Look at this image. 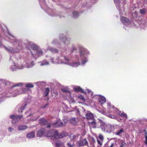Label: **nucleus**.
<instances>
[{
    "mask_svg": "<svg viewBox=\"0 0 147 147\" xmlns=\"http://www.w3.org/2000/svg\"><path fill=\"white\" fill-rule=\"evenodd\" d=\"M34 62L31 60L30 57H26L21 60L20 63L18 64L17 66L12 65L10 68L11 71H14L17 69H22L24 67L29 68L32 67L34 65Z\"/></svg>",
    "mask_w": 147,
    "mask_h": 147,
    "instance_id": "f257e3e1",
    "label": "nucleus"
},
{
    "mask_svg": "<svg viewBox=\"0 0 147 147\" xmlns=\"http://www.w3.org/2000/svg\"><path fill=\"white\" fill-rule=\"evenodd\" d=\"M63 58L65 61V62L64 61H63L61 59H59L58 58H56L54 60L53 58H51V59L52 62L53 63L55 64L64 63L73 67H77L80 65V63L73 62L71 60H69L64 55L63 56Z\"/></svg>",
    "mask_w": 147,
    "mask_h": 147,
    "instance_id": "f03ea898",
    "label": "nucleus"
},
{
    "mask_svg": "<svg viewBox=\"0 0 147 147\" xmlns=\"http://www.w3.org/2000/svg\"><path fill=\"white\" fill-rule=\"evenodd\" d=\"M46 136L48 137H51L53 139H55L62 138L65 136V135L64 133L59 134L58 131L53 130L48 131Z\"/></svg>",
    "mask_w": 147,
    "mask_h": 147,
    "instance_id": "7ed1b4c3",
    "label": "nucleus"
},
{
    "mask_svg": "<svg viewBox=\"0 0 147 147\" xmlns=\"http://www.w3.org/2000/svg\"><path fill=\"white\" fill-rule=\"evenodd\" d=\"M79 49L80 55L82 58L81 64L84 65L88 61L87 59L84 56V55L86 53L87 50L85 48L82 47H80Z\"/></svg>",
    "mask_w": 147,
    "mask_h": 147,
    "instance_id": "20e7f679",
    "label": "nucleus"
},
{
    "mask_svg": "<svg viewBox=\"0 0 147 147\" xmlns=\"http://www.w3.org/2000/svg\"><path fill=\"white\" fill-rule=\"evenodd\" d=\"M85 115L86 119L88 120H92L94 118L93 114L90 111L84 110Z\"/></svg>",
    "mask_w": 147,
    "mask_h": 147,
    "instance_id": "39448f33",
    "label": "nucleus"
},
{
    "mask_svg": "<svg viewBox=\"0 0 147 147\" xmlns=\"http://www.w3.org/2000/svg\"><path fill=\"white\" fill-rule=\"evenodd\" d=\"M22 115H13L10 116V117L12 119V122L13 123H15L16 122L18 121L22 118Z\"/></svg>",
    "mask_w": 147,
    "mask_h": 147,
    "instance_id": "423d86ee",
    "label": "nucleus"
},
{
    "mask_svg": "<svg viewBox=\"0 0 147 147\" xmlns=\"http://www.w3.org/2000/svg\"><path fill=\"white\" fill-rule=\"evenodd\" d=\"M63 125V123L60 120H58L56 122L53 123L51 124L50 123L47 126V127H49L51 126V125H54L56 127H59L62 126Z\"/></svg>",
    "mask_w": 147,
    "mask_h": 147,
    "instance_id": "0eeeda50",
    "label": "nucleus"
},
{
    "mask_svg": "<svg viewBox=\"0 0 147 147\" xmlns=\"http://www.w3.org/2000/svg\"><path fill=\"white\" fill-rule=\"evenodd\" d=\"M92 120V121H89L88 122L90 125L93 128L96 127L99 122H100V123H101L102 122V121L100 120H99L98 121L96 122V121L95 120L93 119Z\"/></svg>",
    "mask_w": 147,
    "mask_h": 147,
    "instance_id": "6e6552de",
    "label": "nucleus"
},
{
    "mask_svg": "<svg viewBox=\"0 0 147 147\" xmlns=\"http://www.w3.org/2000/svg\"><path fill=\"white\" fill-rule=\"evenodd\" d=\"M120 20L122 23L126 26L129 25L131 24V21L126 18L122 17Z\"/></svg>",
    "mask_w": 147,
    "mask_h": 147,
    "instance_id": "1a4fd4ad",
    "label": "nucleus"
},
{
    "mask_svg": "<svg viewBox=\"0 0 147 147\" xmlns=\"http://www.w3.org/2000/svg\"><path fill=\"white\" fill-rule=\"evenodd\" d=\"M110 124L106 125L104 124L101 127L102 130L106 132L110 133Z\"/></svg>",
    "mask_w": 147,
    "mask_h": 147,
    "instance_id": "9d476101",
    "label": "nucleus"
},
{
    "mask_svg": "<svg viewBox=\"0 0 147 147\" xmlns=\"http://www.w3.org/2000/svg\"><path fill=\"white\" fill-rule=\"evenodd\" d=\"M8 34L12 38L11 39L12 40H13V41H11L13 43L14 45H16V46H17V45H18V46L19 47L20 44L21 43V42H20L19 40L16 39V37L13 36L12 35L9 34V32L8 33Z\"/></svg>",
    "mask_w": 147,
    "mask_h": 147,
    "instance_id": "9b49d317",
    "label": "nucleus"
},
{
    "mask_svg": "<svg viewBox=\"0 0 147 147\" xmlns=\"http://www.w3.org/2000/svg\"><path fill=\"white\" fill-rule=\"evenodd\" d=\"M116 129L117 130L114 134L115 135L121 136L122 134L124 132V129L119 126V129Z\"/></svg>",
    "mask_w": 147,
    "mask_h": 147,
    "instance_id": "f8f14e48",
    "label": "nucleus"
},
{
    "mask_svg": "<svg viewBox=\"0 0 147 147\" xmlns=\"http://www.w3.org/2000/svg\"><path fill=\"white\" fill-rule=\"evenodd\" d=\"M28 45L27 46V47H31V49L34 50L35 51L38 49V47L34 43L30 42H28Z\"/></svg>",
    "mask_w": 147,
    "mask_h": 147,
    "instance_id": "ddd939ff",
    "label": "nucleus"
},
{
    "mask_svg": "<svg viewBox=\"0 0 147 147\" xmlns=\"http://www.w3.org/2000/svg\"><path fill=\"white\" fill-rule=\"evenodd\" d=\"M45 131V129L44 128H41L37 132V136L41 137L44 135Z\"/></svg>",
    "mask_w": 147,
    "mask_h": 147,
    "instance_id": "4468645a",
    "label": "nucleus"
},
{
    "mask_svg": "<svg viewBox=\"0 0 147 147\" xmlns=\"http://www.w3.org/2000/svg\"><path fill=\"white\" fill-rule=\"evenodd\" d=\"M35 52H36V53L34 52V54H33V53L32 52L31 53V54L34 57H36L34 56V55H37L38 56H40L42 55L43 53V52L41 49L39 48Z\"/></svg>",
    "mask_w": 147,
    "mask_h": 147,
    "instance_id": "2eb2a0df",
    "label": "nucleus"
},
{
    "mask_svg": "<svg viewBox=\"0 0 147 147\" xmlns=\"http://www.w3.org/2000/svg\"><path fill=\"white\" fill-rule=\"evenodd\" d=\"M78 146H80L86 145H87L88 146V142L86 139L80 140L78 143Z\"/></svg>",
    "mask_w": 147,
    "mask_h": 147,
    "instance_id": "dca6fc26",
    "label": "nucleus"
},
{
    "mask_svg": "<svg viewBox=\"0 0 147 147\" xmlns=\"http://www.w3.org/2000/svg\"><path fill=\"white\" fill-rule=\"evenodd\" d=\"M60 39L65 45H68L70 43V39L67 38L65 36L63 37L62 38V37H61Z\"/></svg>",
    "mask_w": 147,
    "mask_h": 147,
    "instance_id": "f3484780",
    "label": "nucleus"
},
{
    "mask_svg": "<svg viewBox=\"0 0 147 147\" xmlns=\"http://www.w3.org/2000/svg\"><path fill=\"white\" fill-rule=\"evenodd\" d=\"M109 127H110V132L115 129H119V126L117 125H113L110 124Z\"/></svg>",
    "mask_w": 147,
    "mask_h": 147,
    "instance_id": "a211bd4d",
    "label": "nucleus"
},
{
    "mask_svg": "<svg viewBox=\"0 0 147 147\" xmlns=\"http://www.w3.org/2000/svg\"><path fill=\"white\" fill-rule=\"evenodd\" d=\"M70 122L73 125H76L78 123V120L77 118L75 117L72 118L70 120Z\"/></svg>",
    "mask_w": 147,
    "mask_h": 147,
    "instance_id": "6ab92c4d",
    "label": "nucleus"
},
{
    "mask_svg": "<svg viewBox=\"0 0 147 147\" xmlns=\"http://www.w3.org/2000/svg\"><path fill=\"white\" fill-rule=\"evenodd\" d=\"M98 101L101 104H102L104 103L106 101V100L105 98L101 96H99L98 99Z\"/></svg>",
    "mask_w": 147,
    "mask_h": 147,
    "instance_id": "aec40b11",
    "label": "nucleus"
},
{
    "mask_svg": "<svg viewBox=\"0 0 147 147\" xmlns=\"http://www.w3.org/2000/svg\"><path fill=\"white\" fill-rule=\"evenodd\" d=\"M39 122L41 124L44 125H48L49 124L48 123L47 121L44 118L39 120Z\"/></svg>",
    "mask_w": 147,
    "mask_h": 147,
    "instance_id": "412c9836",
    "label": "nucleus"
},
{
    "mask_svg": "<svg viewBox=\"0 0 147 147\" xmlns=\"http://www.w3.org/2000/svg\"><path fill=\"white\" fill-rule=\"evenodd\" d=\"M4 48L7 51H8L11 53H16L18 52L19 51L18 49H17L16 51H15L13 49L11 48H8L5 47H4Z\"/></svg>",
    "mask_w": 147,
    "mask_h": 147,
    "instance_id": "4be33fe9",
    "label": "nucleus"
},
{
    "mask_svg": "<svg viewBox=\"0 0 147 147\" xmlns=\"http://www.w3.org/2000/svg\"><path fill=\"white\" fill-rule=\"evenodd\" d=\"M27 128V125H20L18 127V130L19 131H24Z\"/></svg>",
    "mask_w": 147,
    "mask_h": 147,
    "instance_id": "5701e85b",
    "label": "nucleus"
},
{
    "mask_svg": "<svg viewBox=\"0 0 147 147\" xmlns=\"http://www.w3.org/2000/svg\"><path fill=\"white\" fill-rule=\"evenodd\" d=\"M74 89L76 91L82 93H84L85 94L86 93V92H84L83 89L79 86L77 87L74 88Z\"/></svg>",
    "mask_w": 147,
    "mask_h": 147,
    "instance_id": "b1692460",
    "label": "nucleus"
},
{
    "mask_svg": "<svg viewBox=\"0 0 147 147\" xmlns=\"http://www.w3.org/2000/svg\"><path fill=\"white\" fill-rule=\"evenodd\" d=\"M35 136V133L34 132H30L28 133L26 136L27 138H32Z\"/></svg>",
    "mask_w": 147,
    "mask_h": 147,
    "instance_id": "393cba45",
    "label": "nucleus"
},
{
    "mask_svg": "<svg viewBox=\"0 0 147 147\" xmlns=\"http://www.w3.org/2000/svg\"><path fill=\"white\" fill-rule=\"evenodd\" d=\"M49 90L48 88H46L45 89V92L44 93L43 95L44 96H47L49 93Z\"/></svg>",
    "mask_w": 147,
    "mask_h": 147,
    "instance_id": "a878e982",
    "label": "nucleus"
},
{
    "mask_svg": "<svg viewBox=\"0 0 147 147\" xmlns=\"http://www.w3.org/2000/svg\"><path fill=\"white\" fill-rule=\"evenodd\" d=\"M73 16L75 18H77L79 16L78 13L76 11H74L73 13Z\"/></svg>",
    "mask_w": 147,
    "mask_h": 147,
    "instance_id": "bb28decb",
    "label": "nucleus"
},
{
    "mask_svg": "<svg viewBox=\"0 0 147 147\" xmlns=\"http://www.w3.org/2000/svg\"><path fill=\"white\" fill-rule=\"evenodd\" d=\"M39 63H40V65L41 66L44 65L49 64L48 62L45 61L41 62H40Z\"/></svg>",
    "mask_w": 147,
    "mask_h": 147,
    "instance_id": "cd10ccee",
    "label": "nucleus"
},
{
    "mask_svg": "<svg viewBox=\"0 0 147 147\" xmlns=\"http://www.w3.org/2000/svg\"><path fill=\"white\" fill-rule=\"evenodd\" d=\"M49 50L50 51L53 53H57L58 52V50L56 49H54L51 47H50L49 48Z\"/></svg>",
    "mask_w": 147,
    "mask_h": 147,
    "instance_id": "c85d7f7f",
    "label": "nucleus"
},
{
    "mask_svg": "<svg viewBox=\"0 0 147 147\" xmlns=\"http://www.w3.org/2000/svg\"><path fill=\"white\" fill-rule=\"evenodd\" d=\"M55 145L56 147H63L62 144L60 142L55 143Z\"/></svg>",
    "mask_w": 147,
    "mask_h": 147,
    "instance_id": "c756f323",
    "label": "nucleus"
},
{
    "mask_svg": "<svg viewBox=\"0 0 147 147\" xmlns=\"http://www.w3.org/2000/svg\"><path fill=\"white\" fill-rule=\"evenodd\" d=\"M22 85L23 84L21 83H17L14 85L13 86L11 87V88L16 87H21L22 86Z\"/></svg>",
    "mask_w": 147,
    "mask_h": 147,
    "instance_id": "7c9ffc66",
    "label": "nucleus"
},
{
    "mask_svg": "<svg viewBox=\"0 0 147 147\" xmlns=\"http://www.w3.org/2000/svg\"><path fill=\"white\" fill-rule=\"evenodd\" d=\"M34 85L31 83H28L25 86L27 88H33Z\"/></svg>",
    "mask_w": 147,
    "mask_h": 147,
    "instance_id": "2f4dec72",
    "label": "nucleus"
},
{
    "mask_svg": "<svg viewBox=\"0 0 147 147\" xmlns=\"http://www.w3.org/2000/svg\"><path fill=\"white\" fill-rule=\"evenodd\" d=\"M26 104H24V105H23L22 107L21 108H20V109L18 110V111L19 112H22V111L24 109V108L26 106Z\"/></svg>",
    "mask_w": 147,
    "mask_h": 147,
    "instance_id": "473e14b6",
    "label": "nucleus"
},
{
    "mask_svg": "<svg viewBox=\"0 0 147 147\" xmlns=\"http://www.w3.org/2000/svg\"><path fill=\"white\" fill-rule=\"evenodd\" d=\"M67 145L68 147H73L74 146V143L71 144L70 142H68L67 143Z\"/></svg>",
    "mask_w": 147,
    "mask_h": 147,
    "instance_id": "72a5a7b5",
    "label": "nucleus"
},
{
    "mask_svg": "<svg viewBox=\"0 0 147 147\" xmlns=\"http://www.w3.org/2000/svg\"><path fill=\"white\" fill-rule=\"evenodd\" d=\"M75 47L74 46H73L70 49H69V52L70 53H72L75 50Z\"/></svg>",
    "mask_w": 147,
    "mask_h": 147,
    "instance_id": "f704fd0d",
    "label": "nucleus"
},
{
    "mask_svg": "<svg viewBox=\"0 0 147 147\" xmlns=\"http://www.w3.org/2000/svg\"><path fill=\"white\" fill-rule=\"evenodd\" d=\"M108 116L111 118L113 119H115L117 118V117L115 116V115H112L111 114H109L108 115Z\"/></svg>",
    "mask_w": 147,
    "mask_h": 147,
    "instance_id": "c9c22d12",
    "label": "nucleus"
},
{
    "mask_svg": "<svg viewBox=\"0 0 147 147\" xmlns=\"http://www.w3.org/2000/svg\"><path fill=\"white\" fill-rule=\"evenodd\" d=\"M140 13L142 14H144L146 12V10L144 9L140 10Z\"/></svg>",
    "mask_w": 147,
    "mask_h": 147,
    "instance_id": "e433bc0d",
    "label": "nucleus"
},
{
    "mask_svg": "<svg viewBox=\"0 0 147 147\" xmlns=\"http://www.w3.org/2000/svg\"><path fill=\"white\" fill-rule=\"evenodd\" d=\"M78 137V135H74L72 136L71 137V139L72 140H74Z\"/></svg>",
    "mask_w": 147,
    "mask_h": 147,
    "instance_id": "4c0bfd02",
    "label": "nucleus"
},
{
    "mask_svg": "<svg viewBox=\"0 0 147 147\" xmlns=\"http://www.w3.org/2000/svg\"><path fill=\"white\" fill-rule=\"evenodd\" d=\"M97 142L98 144H99L100 145H101L102 144V140H99L98 139H97Z\"/></svg>",
    "mask_w": 147,
    "mask_h": 147,
    "instance_id": "58836bf2",
    "label": "nucleus"
},
{
    "mask_svg": "<svg viewBox=\"0 0 147 147\" xmlns=\"http://www.w3.org/2000/svg\"><path fill=\"white\" fill-rule=\"evenodd\" d=\"M121 116H124L126 117V118H127V115L126 113H125L123 112H122L121 113Z\"/></svg>",
    "mask_w": 147,
    "mask_h": 147,
    "instance_id": "ea45409f",
    "label": "nucleus"
},
{
    "mask_svg": "<svg viewBox=\"0 0 147 147\" xmlns=\"http://www.w3.org/2000/svg\"><path fill=\"white\" fill-rule=\"evenodd\" d=\"M99 139L101 140H103V137L102 135L99 134L98 136Z\"/></svg>",
    "mask_w": 147,
    "mask_h": 147,
    "instance_id": "a19ab883",
    "label": "nucleus"
},
{
    "mask_svg": "<svg viewBox=\"0 0 147 147\" xmlns=\"http://www.w3.org/2000/svg\"><path fill=\"white\" fill-rule=\"evenodd\" d=\"M86 91H87V92L88 93H90V94L91 96L92 95V92H91V90H90L88 89H86Z\"/></svg>",
    "mask_w": 147,
    "mask_h": 147,
    "instance_id": "79ce46f5",
    "label": "nucleus"
},
{
    "mask_svg": "<svg viewBox=\"0 0 147 147\" xmlns=\"http://www.w3.org/2000/svg\"><path fill=\"white\" fill-rule=\"evenodd\" d=\"M62 91L63 92H66V93L69 92V90H66L65 89H63Z\"/></svg>",
    "mask_w": 147,
    "mask_h": 147,
    "instance_id": "37998d69",
    "label": "nucleus"
},
{
    "mask_svg": "<svg viewBox=\"0 0 147 147\" xmlns=\"http://www.w3.org/2000/svg\"><path fill=\"white\" fill-rule=\"evenodd\" d=\"M125 143L123 142L121 143L120 147H123L125 145Z\"/></svg>",
    "mask_w": 147,
    "mask_h": 147,
    "instance_id": "c03bdc74",
    "label": "nucleus"
},
{
    "mask_svg": "<svg viewBox=\"0 0 147 147\" xmlns=\"http://www.w3.org/2000/svg\"><path fill=\"white\" fill-rule=\"evenodd\" d=\"M145 143L146 145H147V136H146L145 137Z\"/></svg>",
    "mask_w": 147,
    "mask_h": 147,
    "instance_id": "a18cd8bd",
    "label": "nucleus"
},
{
    "mask_svg": "<svg viewBox=\"0 0 147 147\" xmlns=\"http://www.w3.org/2000/svg\"><path fill=\"white\" fill-rule=\"evenodd\" d=\"M80 98L84 101L85 100V99H84V97L83 96H80Z\"/></svg>",
    "mask_w": 147,
    "mask_h": 147,
    "instance_id": "49530a36",
    "label": "nucleus"
},
{
    "mask_svg": "<svg viewBox=\"0 0 147 147\" xmlns=\"http://www.w3.org/2000/svg\"><path fill=\"white\" fill-rule=\"evenodd\" d=\"M13 129L11 127H9L8 128V130L9 131L11 132L13 130Z\"/></svg>",
    "mask_w": 147,
    "mask_h": 147,
    "instance_id": "de8ad7c7",
    "label": "nucleus"
},
{
    "mask_svg": "<svg viewBox=\"0 0 147 147\" xmlns=\"http://www.w3.org/2000/svg\"><path fill=\"white\" fill-rule=\"evenodd\" d=\"M122 112L121 111H119V112H118V114H119L121 116V113H122Z\"/></svg>",
    "mask_w": 147,
    "mask_h": 147,
    "instance_id": "09e8293b",
    "label": "nucleus"
},
{
    "mask_svg": "<svg viewBox=\"0 0 147 147\" xmlns=\"http://www.w3.org/2000/svg\"><path fill=\"white\" fill-rule=\"evenodd\" d=\"M63 120L65 123H66L67 121L66 119H64Z\"/></svg>",
    "mask_w": 147,
    "mask_h": 147,
    "instance_id": "8fccbe9b",
    "label": "nucleus"
},
{
    "mask_svg": "<svg viewBox=\"0 0 147 147\" xmlns=\"http://www.w3.org/2000/svg\"><path fill=\"white\" fill-rule=\"evenodd\" d=\"M145 137H146V136H147V132L146 131H145Z\"/></svg>",
    "mask_w": 147,
    "mask_h": 147,
    "instance_id": "3c124183",
    "label": "nucleus"
},
{
    "mask_svg": "<svg viewBox=\"0 0 147 147\" xmlns=\"http://www.w3.org/2000/svg\"><path fill=\"white\" fill-rule=\"evenodd\" d=\"M114 144L113 143H112L110 147H113V146Z\"/></svg>",
    "mask_w": 147,
    "mask_h": 147,
    "instance_id": "603ef678",
    "label": "nucleus"
},
{
    "mask_svg": "<svg viewBox=\"0 0 147 147\" xmlns=\"http://www.w3.org/2000/svg\"><path fill=\"white\" fill-rule=\"evenodd\" d=\"M114 2H115V3L116 4V3H117L116 0H114Z\"/></svg>",
    "mask_w": 147,
    "mask_h": 147,
    "instance_id": "864d4df0",
    "label": "nucleus"
},
{
    "mask_svg": "<svg viewBox=\"0 0 147 147\" xmlns=\"http://www.w3.org/2000/svg\"><path fill=\"white\" fill-rule=\"evenodd\" d=\"M59 17H60V18H62V17H61V16H60V15H59Z\"/></svg>",
    "mask_w": 147,
    "mask_h": 147,
    "instance_id": "5fc2aeb1",
    "label": "nucleus"
}]
</instances>
